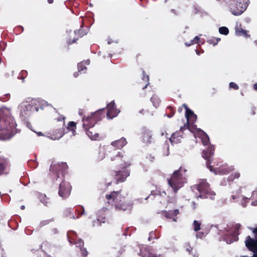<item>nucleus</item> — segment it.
I'll list each match as a JSON object with an SVG mask.
<instances>
[{"label":"nucleus","instance_id":"obj_48","mask_svg":"<svg viewBox=\"0 0 257 257\" xmlns=\"http://www.w3.org/2000/svg\"><path fill=\"white\" fill-rule=\"evenodd\" d=\"M182 106L185 109L186 111H187V110L190 109V108L188 107L187 105L185 103H184L182 105Z\"/></svg>","mask_w":257,"mask_h":257},{"label":"nucleus","instance_id":"obj_8","mask_svg":"<svg viewBox=\"0 0 257 257\" xmlns=\"http://www.w3.org/2000/svg\"><path fill=\"white\" fill-rule=\"evenodd\" d=\"M68 168L66 163L61 162L58 164H51L50 167V171L53 172L56 175V178L57 179L59 178V174L61 173L64 177L65 173Z\"/></svg>","mask_w":257,"mask_h":257},{"label":"nucleus","instance_id":"obj_47","mask_svg":"<svg viewBox=\"0 0 257 257\" xmlns=\"http://www.w3.org/2000/svg\"><path fill=\"white\" fill-rule=\"evenodd\" d=\"M79 73H83L82 72H79V70H78L77 72H75L73 74V76L74 77L76 78L79 76Z\"/></svg>","mask_w":257,"mask_h":257},{"label":"nucleus","instance_id":"obj_20","mask_svg":"<svg viewBox=\"0 0 257 257\" xmlns=\"http://www.w3.org/2000/svg\"><path fill=\"white\" fill-rule=\"evenodd\" d=\"M119 112V110H118L116 108L114 109H110L107 110L106 115L109 119H112L113 117L116 116Z\"/></svg>","mask_w":257,"mask_h":257},{"label":"nucleus","instance_id":"obj_27","mask_svg":"<svg viewBox=\"0 0 257 257\" xmlns=\"http://www.w3.org/2000/svg\"><path fill=\"white\" fill-rule=\"evenodd\" d=\"M240 177V173L238 172H235L228 176V181H233L235 179H238Z\"/></svg>","mask_w":257,"mask_h":257},{"label":"nucleus","instance_id":"obj_26","mask_svg":"<svg viewBox=\"0 0 257 257\" xmlns=\"http://www.w3.org/2000/svg\"><path fill=\"white\" fill-rule=\"evenodd\" d=\"M220 41V38H216L212 37V38L208 39L207 40V42L209 44H212L213 46H215L218 44V43Z\"/></svg>","mask_w":257,"mask_h":257},{"label":"nucleus","instance_id":"obj_45","mask_svg":"<svg viewBox=\"0 0 257 257\" xmlns=\"http://www.w3.org/2000/svg\"><path fill=\"white\" fill-rule=\"evenodd\" d=\"M123 235L126 236L127 235H130V233H129V227L126 228L124 233L122 234Z\"/></svg>","mask_w":257,"mask_h":257},{"label":"nucleus","instance_id":"obj_1","mask_svg":"<svg viewBox=\"0 0 257 257\" xmlns=\"http://www.w3.org/2000/svg\"><path fill=\"white\" fill-rule=\"evenodd\" d=\"M16 123L10 109L0 110V138L10 139L17 133Z\"/></svg>","mask_w":257,"mask_h":257},{"label":"nucleus","instance_id":"obj_51","mask_svg":"<svg viewBox=\"0 0 257 257\" xmlns=\"http://www.w3.org/2000/svg\"><path fill=\"white\" fill-rule=\"evenodd\" d=\"M197 119V115H196V117H194L193 116H191V118H189V120H191L192 121H195Z\"/></svg>","mask_w":257,"mask_h":257},{"label":"nucleus","instance_id":"obj_33","mask_svg":"<svg viewBox=\"0 0 257 257\" xmlns=\"http://www.w3.org/2000/svg\"><path fill=\"white\" fill-rule=\"evenodd\" d=\"M202 142L203 145L207 146L209 143V138L207 135H205L202 139Z\"/></svg>","mask_w":257,"mask_h":257},{"label":"nucleus","instance_id":"obj_37","mask_svg":"<svg viewBox=\"0 0 257 257\" xmlns=\"http://www.w3.org/2000/svg\"><path fill=\"white\" fill-rule=\"evenodd\" d=\"M28 165L33 168H36L38 166V164L34 160H30L28 162Z\"/></svg>","mask_w":257,"mask_h":257},{"label":"nucleus","instance_id":"obj_44","mask_svg":"<svg viewBox=\"0 0 257 257\" xmlns=\"http://www.w3.org/2000/svg\"><path fill=\"white\" fill-rule=\"evenodd\" d=\"M5 96H6V99H4V98L0 97V100L3 101H6L8 100L10 97V95L9 94H6Z\"/></svg>","mask_w":257,"mask_h":257},{"label":"nucleus","instance_id":"obj_22","mask_svg":"<svg viewBox=\"0 0 257 257\" xmlns=\"http://www.w3.org/2000/svg\"><path fill=\"white\" fill-rule=\"evenodd\" d=\"M239 234V232H236V231H232L229 233V236L231 237V239L229 241H226L227 243H231L233 241L238 240V235Z\"/></svg>","mask_w":257,"mask_h":257},{"label":"nucleus","instance_id":"obj_2","mask_svg":"<svg viewBox=\"0 0 257 257\" xmlns=\"http://www.w3.org/2000/svg\"><path fill=\"white\" fill-rule=\"evenodd\" d=\"M128 193L122 190L112 191L105 195L106 203L115 209L119 210H131L133 208V203L127 199Z\"/></svg>","mask_w":257,"mask_h":257},{"label":"nucleus","instance_id":"obj_50","mask_svg":"<svg viewBox=\"0 0 257 257\" xmlns=\"http://www.w3.org/2000/svg\"><path fill=\"white\" fill-rule=\"evenodd\" d=\"M185 44L186 46L189 47L193 45V42H192L191 41L190 42H186Z\"/></svg>","mask_w":257,"mask_h":257},{"label":"nucleus","instance_id":"obj_41","mask_svg":"<svg viewBox=\"0 0 257 257\" xmlns=\"http://www.w3.org/2000/svg\"><path fill=\"white\" fill-rule=\"evenodd\" d=\"M241 225L240 224L237 223L234 226V231L236 232H239V230L240 229Z\"/></svg>","mask_w":257,"mask_h":257},{"label":"nucleus","instance_id":"obj_13","mask_svg":"<svg viewBox=\"0 0 257 257\" xmlns=\"http://www.w3.org/2000/svg\"><path fill=\"white\" fill-rule=\"evenodd\" d=\"M10 167V164L8 158L0 157V176L8 174V169Z\"/></svg>","mask_w":257,"mask_h":257},{"label":"nucleus","instance_id":"obj_7","mask_svg":"<svg viewBox=\"0 0 257 257\" xmlns=\"http://www.w3.org/2000/svg\"><path fill=\"white\" fill-rule=\"evenodd\" d=\"M196 186V189L201 193L200 197L204 196L205 198L213 199L215 195V193L211 190L209 184L206 180H201Z\"/></svg>","mask_w":257,"mask_h":257},{"label":"nucleus","instance_id":"obj_39","mask_svg":"<svg viewBox=\"0 0 257 257\" xmlns=\"http://www.w3.org/2000/svg\"><path fill=\"white\" fill-rule=\"evenodd\" d=\"M157 238V237L155 235V232L153 231L150 232V233H149V236L148 237V240L149 241H151V240Z\"/></svg>","mask_w":257,"mask_h":257},{"label":"nucleus","instance_id":"obj_38","mask_svg":"<svg viewBox=\"0 0 257 257\" xmlns=\"http://www.w3.org/2000/svg\"><path fill=\"white\" fill-rule=\"evenodd\" d=\"M107 110L110 109L116 108V107L115 105V103L114 102V101H111L109 103H108L107 105Z\"/></svg>","mask_w":257,"mask_h":257},{"label":"nucleus","instance_id":"obj_43","mask_svg":"<svg viewBox=\"0 0 257 257\" xmlns=\"http://www.w3.org/2000/svg\"><path fill=\"white\" fill-rule=\"evenodd\" d=\"M199 39H200L199 37H198V36H195V38L193 40H191V42H193V44H196V43H198Z\"/></svg>","mask_w":257,"mask_h":257},{"label":"nucleus","instance_id":"obj_53","mask_svg":"<svg viewBox=\"0 0 257 257\" xmlns=\"http://www.w3.org/2000/svg\"><path fill=\"white\" fill-rule=\"evenodd\" d=\"M253 89H254L255 90H257V83H255V84L253 85Z\"/></svg>","mask_w":257,"mask_h":257},{"label":"nucleus","instance_id":"obj_14","mask_svg":"<svg viewBox=\"0 0 257 257\" xmlns=\"http://www.w3.org/2000/svg\"><path fill=\"white\" fill-rule=\"evenodd\" d=\"M73 209L71 208H67L64 211V214L66 217H69L72 219L78 218L80 217V216L82 215L84 211V209L82 207H78L75 209V211L80 212L81 211V213H79L78 215L75 216V215L72 212Z\"/></svg>","mask_w":257,"mask_h":257},{"label":"nucleus","instance_id":"obj_10","mask_svg":"<svg viewBox=\"0 0 257 257\" xmlns=\"http://www.w3.org/2000/svg\"><path fill=\"white\" fill-rule=\"evenodd\" d=\"M187 128L186 124H184L180 127L179 131H176L171 135L170 141L172 145L181 143V140L183 138V131Z\"/></svg>","mask_w":257,"mask_h":257},{"label":"nucleus","instance_id":"obj_52","mask_svg":"<svg viewBox=\"0 0 257 257\" xmlns=\"http://www.w3.org/2000/svg\"><path fill=\"white\" fill-rule=\"evenodd\" d=\"M163 194L166 195V193L165 191H163L162 192L159 191V194L161 196H163Z\"/></svg>","mask_w":257,"mask_h":257},{"label":"nucleus","instance_id":"obj_25","mask_svg":"<svg viewBox=\"0 0 257 257\" xmlns=\"http://www.w3.org/2000/svg\"><path fill=\"white\" fill-rule=\"evenodd\" d=\"M235 31L236 34L238 35H243L246 37H247L248 36V34H247L246 31L241 28L239 29L238 26H237L235 27Z\"/></svg>","mask_w":257,"mask_h":257},{"label":"nucleus","instance_id":"obj_34","mask_svg":"<svg viewBox=\"0 0 257 257\" xmlns=\"http://www.w3.org/2000/svg\"><path fill=\"white\" fill-rule=\"evenodd\" d=\"M80 252H81V255L83 257H86L87 255H88V251H87L86 248L82 247H80Z\"/></svg>","mask_w":257,"mask_h":257},{"label":"nucleus","instance_id":"obj_36","mask_svg":"<svg viewBox=\"0 0 257 257\" xmlns=\"http://www.w3.org/2000/svg\"><path fill=\"white\" fill-rule=\"evenodd\" d=\"M48 198H47L45 195L42 194V202L45 205H47L48 203Z\"/></svg>","mask_w":257,"mask_h":257},{"label":"nucleus","instance_id":"obj_62","mask_svg":"<svg viewBox=\"0 0 257 257\" xmlns=\"http://www.w3.org/2000/svg\"><path fill=\"white\" fill-rule=\"evenodd\" d=\"M168 108H170L171 110H172L173 109V108L172 107H171V106L169 107Z\"/></svg>","mask_w":257,"mask_h":257},{"label":"nucleus","instance_id":"obj_12","mask_svg":"<svg viewBox=\"0 0 257 257\" xmlns=\"http://www.w3.org/2000/svg\"><path fill=\"white\" fill-rule=\"evenodd\" d=\"M141 134L142 140L144 143L149 144L153 142V134L151 131L144 128L142 130Z\"/></svg>","mask_w":257,"mask_h":257},{"label":"nucleus","instance_id":"obj_9","mask_svg":"<svg viewBox=\"0 0 257 257\" xmlns=\"http://www.w3.org/2000/svg\"><path fill=\"white\" fill-rule=\"evenodd\" d=\"M71 189L72 187L70 184L63 181L59 185L58 194L62 198H66L70 196Z\"/></svg>","mask_w":257,"mask_h":257},{"label":"nucleus","instance_id":"obj_40","mask_svg":"<svg viewBox=\"0 0 257 257\" xmlns=\"http://www.w3.org/2000/svg\"><path fill=\"white\" fill-rule=\"evenodd\" d=\"M164 149L166 150V152L164 153V156H168L169 154V147L167 144L164 146Z\"/></svg>","mask_w":257,"mask_h":257},{"label":"nucleus","instance_id":"obj_49","mask_svg":"<svg viewBox=\"0 0 257 257\" xmlns=\"http://www.w3.org/2000/svg\"><path fill=\"white\" fill-rule=\"evenodd\" d=\"M251 114L254 115L255 114V109L254 107H252L251 110Z\"/></svg>","mask_w":257,"mask_h":257},{"label":"nucleus","instance_id":"obj_55","mask_svg":"<svg viewBox=\"0 0 257 257\" xmlns=\"http://www.w3.org/2000/svg\"><path fill=\"white\" fill-rule=\"evenodd\" d=\"M192 203H193V208L194 209H195L196 208V204L194 202H193Z\"/></svg>","mask_w":257,"mask_h":257},{"label":"nucleus","instance_id":"obj_24","mask_svg":"<svg viewBox=\"0 0 257 257\" xmlns=\"http://www.w3.org/2000/svg\"><path fill=\"white\" fill-rule=\"evenodd\" d=\"M185 116H186V117L187 120V123L186 124L187 127H188L189 126V122H188L189 119L191 118L192 116H193L195 118L196 117V114H194L193 111L190 109L187 110V111L185 112Z\"/></svg>","mask_w":257,"mask_h":257},{"label":"nucleus","instance_id":"obj_61","mask_svg":"<svg viewBox=\"0 0 257 257\" xmlns=\"http://www.w3.org/2000/svg\"><path fill=\"white\" fill-rule=\"evenodd\" d=\"M196 53H197V54H199V52H198V50H196Z\"/></svg>","mask_w":257,"mask_h":257},{"label":"nucleus","instance_id":"obj_35","mask_svg":"<svg viewBox=\"0 0 257 257\" xmlns=\"http://www.w3.org/2000/svg\"><path fill=\"white\" fill-rule=\"evenodd\" d=\"M229 86L230 88H232L234 90H238L239 89V86L233 82H230L229 84Z\"/></svg>","mask_w":257,"mask_h":257},{"label":"nucleus","instance_id":"obj_17","mask_svg":"<svg viewBox=\"0 0 257 257\" xmlns=\"http://www.w3.org/2000/svg\"><path fill=\"white\" fill-rule=\"evenodd\" d=\"M143 77L142 80L138 83V87L144 89L149 85V76L147 75L144 70H143Z\"/></svg>","mask_w":257,"mask_h":257},{"label":"nucleus","instance_id":"obj_30","mask_svg":"<svg viewBox=\"0 0 257 257\" xmlns=\"http://www.w3.org/2000/svg\"><path fill=\"white\" fill-rule=\"evenodd\" d=\"M184 247L185 250L189 252V254H191L192 250L193 247L191 246L190 243L186 242L184 244Z\"/></svg>","mask_w":257,"mask_h":257},{"label":"nucleus","instance_id":"obj_60","mask_svg":"<svg viewBox=\"0 0 257 257\" xmlns=\"http://www.w3.org/2000/svg\"><path fill=\"white\" fill-rule=\"evenodd\" d=\"M111 182L108 183L107 184V186H108L110 185H111Z\"/></svg>","mask_w":257,"mask_h":257},{"label":"nucleus","instance_id":"obj_18","mask_svg":"<svg viewBox=\"0 0 257 257\" xmlns=\"http://www.w3.org/2000/svg\"><path fill=\"white\" fill-rule=\"evenodd\" d=\"M90 62V60L88 59L79 63L77 65L79 72H82L83 73H86L87 70L86 66L89 65Z\"/></svg>","mask_w":257,"mask_h":257},{"label":"nucleus","instance_id":"obj_21","mask_svg":"<svg viewBox=\"0 0 257 257\" xmlns=\"http://www.w3.org/2000/svg\"><path fill=\"white\" fill-rule=\"evenodd\" d=\"M67 128L69 131H71L73 136L76 135V123L74 121H69Z\"/></svg>","mask_w":257,"mask_h":257},{"label":"nucleus","instance_id":"obj_42","mask_svg":"<svg viewBox=\"0 0 257 257\" xmlns=\"http://www.w3.org/2000/svg\"><path fill=\"white\" fill-rule=\"evenodd\" d=\"M179 213V211L178 209H175L173 211H171V215L173 216H176Z\"/></svg>","mask_w":257,"mask_h":257},{"label":"nucleus","instance_id":"obj_19","mask_svg":"<svg viewBox=\"0 0 257 257\" xmlns=\"http://www.w3.org/2000/svg\"><path fill=\"white\" fill-rule=\"evenodd\" d=\"M75 34L77 36V37L76 38H74L73 39V40H69L68 41H67V44L68 45H71L74 43H75L76 42V41L79 38H81L84 35V33H82V31L81 30H77V31H75Z\"/></svg>","mask_w":257,"mask_h":257},{"label":"nucleus","instance_id":"obj_28","mask_svg":"<svg viewBox=\"0 0 257 257\" xmlns=\"http://www.w3.org/2000/svg\"><path fill=\"white\" fill-rule=\"evenodd\" d=\"M201 225V223L200 222H199L198 221L194 220L193 221V229H194V231H198L200 230L201 229V227H200Z\"/></svg>","mask_w":257,"mask_h":257},{"label":"nucleus","instance_id":"obj_64","mask_svg":"<svg viewBox=\"0 0 257 257\" xmlns=\"http://www.w3.org/2000/svg\"><path fill=\"white\" fill-rule=\"evenodd\" d=\"M194 257H198L197 255H194Z\"/></svg>","mask_w":257,"mask_h":257},{"label":"nucleus","instance_id":"obj_54","mask_svg":"<svg viewBox=\"0 0 257 257\" xmlns=\"http://www.w3.org/2000/svg\"><path fill=\"white\" fill-rule=\"evenodd\" d=\"M47 2L49 4H52L53 3L54 0H48Z\"/></svg>","mask_w":257,"mask_h":257},{"label":"nucleus","instance_id":"obj_6","mask_svg":"<svg viewBox=\"0 0 257 257\" xmlns=\"http://www.w3.org/2000/svg\"><path fill=\"white\" fill-rule=\"evenodd\" d=\"M214 150V146L210 145L202 152V156L206 160V165L207 168L216 175H224L230 172V169L226 165L221 166L216 168H213V167L210 165L213 161Z\"/></svg>","mask_w":257,"mask_h":257},{"label":"nucleus","instance_id":"obj_3","mask_svg":"<svg viewBox=\"0 0 257 257\" xmlns=\"http://www.w3.org/2000/svg\"><path fill=\"white\" fill-rule=\"evenodd\" d=\"M105 109H100L92 113L89 116H84L82 118L83 127L91 140H96L99 137V131L94 128L97 122L105 116Z\"/></svg>","mask_w":257,"mask_h":257},{"label":"nucleus","instance_id":"obj_23","mask_svg":"<svg viewBox=\"0 0 257 257\" xmlns=\"http://www.w3.org/2000/svg\"><path fill=\"white\" fill-rule=\"evenodd\" d=\"M151 101L153 103L154 106L155 107H158L161 103V100H160V98L156 94H154L151 97Z\"/></svg>","mask_w":257,"mask_h":257},{"label":"nucleus","instance_id":"obj_16","mask_svg":"<svg viewBox=\"0 0 257 257\" xmlns=\"http://www.w3.org/2000/svg\"><path fill=\"white\" fill-rule=\"evenodd\" d=\"M127 141L124 137L111 143V146L117 150H121L127 144Z\"/></svg>","mask_w":257,"mask_h":257},{"label":"nucleus","instance_id":"obj_57","mask_svg":"<svg viewBox=\"0 0 257 257\" xmlns=\"http://www.w3.org/2000/svg\"><path fill=\"white\" fill-rule=\"evenodd\" d=\"M79 114L80 115H82L83 114L82 112L81 111H80V110H79Z\"/></svg>","mask_w":257,"mask_h":257},{"label":"nucleus","instance_id":"obj_63","mask_svg":"<svg viewBox=\"0 0 257 257\" xmlns=\"http://www.w3.org/2000/svg\"><path fill=\"white\" fill-rule=\"evenodd\" d=\"M151 195H154L153 191L151 192Z\"/></svg>","mask_w":257,"mask_h":257},{"label":"nucleus","instance_id":"obj_32","mask_svg":"<svg viewBox=\"0 0 257 257\" xmlns=\"http://www.w3.org/2000/svg\"><path fill=\"white\" fill-rule=\"evenodd\" d=\"M65 117L63 115H59L57 117L55 118V120H56L57 121L62 122V127H64V126L65 125Z\"/></svg>","mask_w":257,"mask_h":257},{"label":"nucleus","instance_id":"obj_4","mask_svg":"<svg viewBox=\"0 0 257 257\" xmlns=\"http://www.w3.org/2000/svg\"><path fill=\"white\" fill-rule=\"evenodd\" d=\"M114 149H111L108 152V155L112 161H116L117 165L121 167V170L118 171H112L111 175L116 179V183H122L126 180L127 177L130 176V172L126 168L130 164H126L123 160V156L120 152H117L115 154L113 152Z\"/></svg>","mask_w":257,"mask_h":257},{"label":"nucleus","instance_id":"obj_11","mask_svg":"<svg viewBox=\"0 0 257 257\" xmlns=\"http://www.w3.org/2000/svg\"><path fill=\"white\" fill-rule=\"evenodd\" d=\"M140 254L142 257H161V255H158L154 252L152 248L150 246H145L141 248Z\"/></svg>","mask_w":257,"mask_h":257},{"label":"nucleus","instance_id":"obj_58","mask_svg":"<svg viewBox=\"0 0 257 257\" xmlns=\"http://www.w3.org/2000/svg\"><path fill=\"white\" fill-rule=\"evenodd\" d=\"M182 108H178V111H180V112H181L182 111Z\"/></svg>","mask_w":257,"mask_h":257},{"label":"nucleus","instance_id":"obj_31","mask_svg":"<svg viewBox=\"0 0 257 257\" xmlns=\"http://www.w3.org/2000/svg\"><path fill=\"white\" fill-rule=\"evenodd\" d=\"M194 13L196 15H205L206 14L202 11V10L200 8L195 7L194 8Z\"/></svg>","mask_w":257,"mask_h":257},{"label":"nucleus","instance_id":"obj_5","mask_svg":"<svg viewBox=\"0 0 257 257\" xmlns=\"http://www.w3.org/2000/svg\"><path fill=\"white\" fill-rule=\"evenodd\" d=\"M188 176L187 169L185 167L181 166L178 170L174 171L170 178L167 179L168 183L174 193H177L187 182Z\"/></svg>","mask_w":257,"mask_h":257},{"label":"nucleus","instance_id":"obj_15","mask_svg":"<svg viewBox=\"0 0 257 257\" xmlns=\"http://www.w3.org/2000/svg\"><path fill=\"white\" fill-rule=\"evenodd\" d=\"M64 128L63 127L61 128L53 130L49 134V137L52 140H59L64 135Z\"/></svg>","mask_w":257,"mask_h":257},{"label":"nucleus","instance_id":"obj_56","mask_svg":"<svg viewBox=\"0 0 257 257\" xmlns=\"http://www.w3.org/2000/svg\"><path fill=\"white\" fill-rule=\"evenodd\" d=\"M79 245H82V246H83V245H84V242H82V241H81V242H80Z\"/></svg>","mask_w":257,"mask_h":257},{"label":"nucleus","instance_id":"obj_29","mask_svg":"<svg viewBox=\"0 0 257 257\" xmlns=\"http://www.w3.org/2000/svg\"><path fill=\"white\" fill-rule=\"evenodd\" d=\"M219 32L221 34L227 35L229 33V30L226 27H221L219 29Z\"/></svg>","mask_w":257,"mask_h":257},{"label":"nucleus","instance_id":"obj_46","mask_svg":"<svg viewBox=\"0 0 257 257\" xmlns=\"http://www.w3.org/2000/svg\"><path fill=\"white\" fill-rule=\"evenodd\" d=\"M165 216L167 218H171L173 216L171 215V211L170 212H166Z\"/></svg>","mask_w":257,"mask_h":257},{"label":"nucleus","instance_id":"obj_59","mask_svg":"<svg viewBox=\"0 0 257 257\" xmlns=\"http://www.w3.org/2000/svg\"><path fill=\"white\" fill-rule=\"evenodd\" d=\"M174 114V111L173 112V114H172V115H169V117H172Z\"/></svg>","mask_w":257,"mask_h":257}]
</instances>
